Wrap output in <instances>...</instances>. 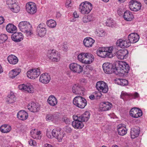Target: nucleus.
<instances>
[{
	"label": "nucleus",
	"mask_w": 147,
	"mask_h": 147,
	"mask_svg": "<svg viewBox=\"0 0 147 147\" xmlns=\"http://www.w3.org/2000/svg\"><path fill=\"white\" fill-rule=\"evenodd\" d=\"M119 66L115 67L113 71L116 74L119 75H124L128 73L129 69V67L128 64L125 62H120L119 63Z\"/></svg>",
	"instance_id": "f257e3e1"
},
{
	"label": "nucleus",
	"mask_w": 147,
	"mask_h": 147,
	"mask_svg": "<svg viewBox=\"0 0 147 147\" xmlns=\"http://www.w3.org/2000/svg\"><path fill=\"white\" fill-rule=\"evenodd\" d=\"M18 27L20 30L24 33L27 36H30L32 34V26L29 22L22 21L20 23Z\"/></svg>",
	"instance_id": "f03ea898"
},
{
	"label": "nucleus",
	"mask_w": 147,
	"mask_h": 147,
	"mask_svg": "<svg viewBox=\"0 0 147 147\" xmlns=\"http://www.w3.org/2000/svg\"><path fill=\"white\" fill-rule=\"evenodd\" d=\"M92 8V5L90 3L85 1L80 5L79 11L82 14H87L89 13Z\"/></svg>",
	"instance_id": "7ed1b4c3"
},
{
	"label": "nucleus",
	"mask_w": 147,
	"mask_h": 147,
	"mask_svg": "<svg viewBox=\"0 0 147 147\" xmlns=\"http://www.w3.org/2000/svg\"><path fill=\"white\" fill-rule=\"evenodd\" d=\"M74 104L81 109H83L86 106L87 102L86 100L80 96L75 97L73 100Z\"/></svg>",
	"instance_id": "20e7f679"
},
{
	"label": "nucleus",
	"mask_w": 147,
	"mask_h": 147,
	"mask_svg": "<svg viewBox=\"0 0 147 147\" xmlns=\"http://www.w3.org/2000/svg\"><path fill=\"white\" fill-rule=\"evenodd\" d=\"M52 133L53 137L57 138L59 142L62 141L65 134L64 132L61 131V129L59 127L53 129Z\"/></svg>",
	"instance_id": "39448f33"
},
{
	"label": "nucleus",
	"mask_w": 147,
	"mask_h": 147,
	"mask_svg": "<svg viewBox=\"0 0 147 147\" xmlns=\"http://www.w3.org/2000/svg\"><path fill=\"white\" fill-rule=\"evenodd\" d=\"M96 87L98 90L104 93L107 92L109 89L107 83L101 81H99L96 83Z\"/></svg>",
	"instance_id": "423d86ee"
},
{
	"label": "nucleus",
	"mask_w": 147,
	"mask_h": 147,
	"mask_svg": "<svg viewBox=\"0 0 147 147\" xmlns=\"http://www.w3.org/2000/svg\"><path fill=\"white\" fill-rule=\"evenodd\" d=\"M6 3L13 12L16 13L20 10V7L17 4L16 0H7Z\"/></svg>",
	"instance_id": "0eeeda50"
},
{
	"label": "nucleus",
	"mask_w": 147,
	"mask_h": 147,
	"mask_svg": "<svg viewBox=\"0 0 147 147\" xmlns=\"http://www.w3.org/2000/svg\"><path fill=\"white\" fill-rule=\"evenodd\" d=\"M40 74V69L35 68L30 69L27 73L28 78L31 79H34L39 76Z\"/></svg>",
	"instance_id": "6e6552de"
},
{
	"label": "nucleus",
	"mask_w": 147,
	"mask_h": 147,
	"mask_svg": "<svg viewBox=\"0 0 147 147\" xmlns=\"http://www.w3.org/2000/svg\"><path fill=\"white\" fill-rule=\"evenodd\" d=\"M73 118L74 121L72 122V125L75 129H80L83 127L84 125L82 122L78 119V116L74 115Z\"/></svg>",
	"instance_id": "1a4fd4ad"
},
{
	"label": "nucleus",
	"mask_w": 147,
	"mask_h": 147,
	"mask_svg": "<svg viewBox=\"0 0 147 147\" xmlns=\"http://www.w3.org/2000/svg\"><path fill=\"white\" fill-rule=\"evenodd\" d=\"M47 56L53 61L57 62L60 60L59 56L57 53H56V51L55 50H49L47 53Z\"/></svg>",
	"instance_id": "9d476101"
},
{
	"label": "nucleus",
	"mask_w": 147,
	"mask_h": 147,
	"mask_svg": "<svg viewBox=\"0 0 147 147\" xmlns=\"http://www.w3.org/2000/svg\"><path fill=\"white\" fill-rule=\"evenodd\" d=\"M26 9L28 13L32 14H34L36 12V5L33 2H29L26 4Z\"/></svg>",
	"instance_id": "9b49d317"
},
{
	"label": "nucleus",
	"mask_w": 147,
	"mask_h": 147,
	"mask_svg": "<svg viewBox=\"0 0 147 147\" xmlns=\"http://www.w3.org/2000/svg\"><path fill=\"white\" fill-rule=\"evenodd\" d=\"M84 90V88L78 84H74L72 87V92L76 95L83 94Z\"/></svg>",
	"instance_id": "f8f14e48"
},
{
	"label": "nucleus",
	"mask_w": 147,
	"mask_h": 147,
	"mask_svg": "<svg viewBox=\"0 0 147 147\" xmlns=\"http://www.w3.org/2000/svg\"><path fill=\"white\" fill-rule=\"evenodd\" d=\"M129 7L130 10L134 11H137L140 10L141 7V3L133 0L129 3Z\"/></svg>",
	"instance_id": "ddd939ff"
},
{
	"label": "nucleus",
	"mask_w": 147,
	"mask_h": 147,
	"mask_svg": "<svg viewBox=\"0 0 147 147\" xmlns=\"http://www.w3.org/2000/svg\"><path fill=\"white\" fill-rule=\"evenodd\" d=\"M69 67L70 69L74 72L80 73L83 70L82 67L77 63H71L69 65Z\"/></svg>",
	"instance_id": "4468645a"
},
{
	"label": "nucleus",
	"mask_w": 147,
	"mask_h": 147,
	"mask_svg": "<svg viewBox=\"0 0 147 147\" xmlns=\"http://www.w3.org/2000/svg\"><path fill=\"white\" fill-rule=\"evenodd\" d=\"M46 25L43 23L39 24L37 27V32L39 36L40 37L44 36L46 33Z\"/></svg>",
	"instance_id": "2eb2a0df"
},
{
	"label": "nucleus",
	"mask_w": 147,
	"mask_h": 147,
	"mask_svg": "<svg viewBox=\"0 0 147 147\" xmlns=\"http://www.w3.org/2000/svg\"><path fill=\"white\" fill-rule=\"evenodd\" d=\"M112 107V104L109 102H102L99 105V109L101 111H105L110 110Z\"/></svg>",
	"instance_id": "dca6fc26"
},
{
	"label": "nucleus",
	"mask_w": 147,
	"mask_h": 147,
	"mask_svg": "<svg viewBox=\"0 0 147 147\" xmlns=\"http://www.w3.org/2000/svg\"><path fill=\"white\" fill-rule=\"evenodd\" d=\"M18 88L21 90L26 91L30 93H32L34 92V89L32 85L30 83L27 84H22L19 85Z\"/></svg>",
	"instance_id": "f3484780"
},
{
	"label": "nucleus",
	"mask_w": 147,
	"mask_h": 147,
	"mask_svg": "<svg viewBox=\"0 0 147 147\" xmlns=\"http://www.w3.org/2000/svg\"><path fill=\"white\" fill-rule=\"evenodd\" d=\"M117 46L121 48H125L129 47L131 45L130 43L128 40H124L120 39L118 40L116 43Z\"/></svg>",
	"instance_id": "a211bd4d"
},
{
	"label": "nucleus",
	"mask_w": 147,
	"mask_h": 147,
	"mask_svg": "<svg viewBox=\"0 0 147 147\" xmlns=\"http://www.w3.org/2000/svg\"><path fill=\"white\" fill-rule=\"evenodd\" d=\"M130 115L135 118L141 116L142 115V111L138 108H132L130 111Z\"/></svg>",
	"instance_id": "6ab92c4d"
},
{
	"label": "nucleus",
	"mask_w": 147,
	"mask_h": 147,
	"mask_svg": "<svg viewBox=\"0 0 147 147\" xmlns=\"http://www.w3.org/2000/svg\"><path fill=\"white\" fill-rule=\"evenodd\" d=\"M116 53L117 58L120 59L127 58L128 55V52L126 49L120 50Z\"/></svg>",
	"instance_id": "aec40b11"
},
{
	"label": "nucleus",
	"mask_w": 147,
	"mask_h": 147,
	"mask_svg": "<svg viewBox=\"0 0 147 147\" xmlns=\"http://www.w3.org/2000/svg\"><path fill=\"white\" fill-rule=\"evenodd\" d=\"M28 109L30 111L33 112H36L40 109V105L37 103L33 102L30 103L27 106Z\"/></svg>",
	"instance_id": "412c9836"
},
{
	"label": "nucleus",
	"mask_w": 147,
	"mask_h": 147,
	"mask_svg": "<svg viewBox=\"0 0 147 147\" xmlns=\"http://www.w3.org/2000/svg\"><path fill=\"white\" fill-rule=\"evenodd\" d=\"M139 36L138 34L132 33L128 35V40L131 44V43H134L137 42L139 40Z\"/></svg>",
	"instance_id": "4be33fe9"
},
{
	"label": "nucleus",
	"mask_w": 147,
	"mask_h": 147,
	"mask_svg": "<svg viewBox=\"0 0 147 147\" xmlns=\"http://www.w3.org/2000/svg\"><path fill=\"white\" fill-rule=\"evenodd\" d=\"M102 67L104 72L108 74L112 73L114 69L112 68V64L109 63H104L103 64Z\"/></svg>",
	"instance_id": "5701e85b"
},
{
	"label": "nucleus",
	"mask_w": 147,
	"mask_h": 147,
	"mask_svg": "<svg viewBox=\"0 0 147 147\" xmlns=\"http://www.w3.org/2000/svg\"><path fill=\"white\" fill-rule=\"evenodd\" d=\"M24 38L23 34L21 32L14 33L11 36L12 39L14 41L18 42L22 40Z\"/></svg>",
	"instance_id": "b1692460"
},
{
	"label": "nucleus",
	"mask_w": 147,
	"mask_h": 147,
	"mask_svg": "<svg viewBox=\"0 0 147 147\" xmlns=\"http://www.w3.org/2000/svg\"><path fill=\"white\" fill-rule=\"evenodd\" d=\"M50 80V76L47 73H46L40 75L39 81L43 84H47L49 82Z\"/></svg>",
	"instance_id": "393cba45"
},
{
	"label": "nucleus",
	"mask_w": 147,
	"mask_h": 147,
	"mask_svg": "<svg viewBox=\"0 0 147 147\" xmlns=\"http://www.w3.org/2000/svg\"><path fill=\"white\" fill-rule=\"evenodd\" d=\"M117 129L119 135L123 136L127 133V129L124 124H119L117 126Z\"/></svg>",
	"instance_id": "a878e982"
},
{
	"label": "nucleus",
	"mask_w": 147,
	"mask_h": 147,
	"mask_svg": "<svg viewBox=\"0 0 147 147\" xmlns=\"http://www.w3.org/2000/svg\"><path fill=\"white\" fill-rule=\"evenodd\" d=\"M85 57L84 59V63L90 64L92 63L94 60V57L91 54L89 53H85Z\"/></svg>",
	"instance_id": "bb28decb"
},
{
	"label": "nucleus",
	"mask_w": 147,
	"mask_h": 147,
	"mask_svg": "<svg viewBox=\"0 0 147 147\" xmlns=\"http://www.w3.org/2000/svg\"><path fill=\"white\" fill-rule=\"evenodd\" d=\"M140 128L137 127L132 128L131 129L130 135L131 138L134 139L138 136L140 133Z\"/></svg>",
	"instance_id": "cd10ccee"
},
{
	"label": "nucleus",
	"mask_w": 147,
	"mask_h": 147,
	"mask_svg": "<svg viewBox=\"0 0 147 147\" xmlns=\"http://www.w3.org/2000/svg\"><path fill=\"white\" fill-rule=\"evenodd\" d=\"M94 41L95 40L92 38L90 37H87L84 39L83 41V43L85 47H90L92 46Z\"/></svg>",
	"instance_id": "c85d7f7f"
},
{
	"label": "nucleus",
	"mask_w": 147,
	"mask_h": 147,
	"mask_svg": "<svg viewBox=\"0 0 147 147\" xmlns=\"http://www.w3.org/2000/svg\"><path fill=\"white\" fill-rule=\"evenodd\" d=\"M90 113L89 112L86 111L81 115L78 116V119L80 120L82 122L87 121L89 118Z\"/></svg>",
	"instance_id": "c756f323"
},
{
	"label": "nucleus",
	"mask_w": 147,
	"mask_h": 147,
	"mask_svg": "<svg viewBox=\"0 0 147 147\" xmlns=\"http://www.w3.org/2000/svg\"><path fill=\"white\" fill-rule=\"evenodd\" d=\"M17 117L19 119L22 120H24L27 118L28 114L25 111L21 110L18 113Z\"/></svg>",
	"instance_id": "7c9ffc66"
},
{
	"label": "nucleus",
	"mask_w": 147,
	"mask_h": 147,
	"mask_svg": "<svg viewBox=\"0 0 147 147\" xmlns=\"http://www.w3.org/2000/svg\"><path fill=\"white\" fill-rule=\"evenodd\" d=\"M31 136L34 139H40L41 138V136L40 135V131H38L37 129H32L30 132Z\"/></svg>",
	"instance_id": "2f4dec72"
},
{
	"label": "nucleus",
	"mask_w": 147,
	"mask_h": 147,
	"mask_svg": "<svg viewBox=\"0 0 147 147\" xmlns=\"http://www.w3.org/2000/svg\"><path fill=\"white\" fill-rule=\"evenodd\" d=\"M96 54L98 56L102 58L107 57V53L105 47L99 48L96 51Z\"/></svg>",
	"instance_id": "473e14b6"
},
{
	"label": "nucleus",
	"mask_w": 147,
	"mask_h": 147,
	"mask_svg": "<svg viewBox=\"0 0 147 147\" xmlns=\"http://www.w3.org/2000/svg\"><path fill=\"white\" fill-rule=\"evenodd\" d=\"M123 18L125 20L130 21L133 19L134 16L131 12L127 10L124 13Z\"/></svg>",
	"instance_id": "72a5a7b5"
},
{
	"label": "nucleus",
	"mask_w": 147,
	"mask_h": 147,
	"mask_svg": "<svg viewBox=\"0 0 147 147\" xmlns=\"http://www.w3.org/2000/svg\"><path fill=\"white\" fill-rule=\"evenodd\" d=\"M47 102L51 106H54L57 104V100L54 96L51 95L49 97Z\"/></svg>",
	"instance_id": "f704fd0d"
},
{
	"label": "nucleus",
	"mask_w": 147,
	"mask_h": 147,
	"mask_svg": "<svg viewBox=\"0 0 147 147\" xmlns=\"http://www.w3.org/2000/svg\"><path fill=\"white\" fill-rule=\"evenodd\" d=\"M16 100V97L13 92H11L6 98V102L8 104L14 103Z\"/></svg>",
	"instance_id": "c9c22d12"
},
{
	"label": "nucleus",
	"mask_w": 147,
	"mask_h": 147,
	"mask_svg": "<svg viewBox=\"0 0 147 147\" xmlns=\"http://www.w3.org/2000/svg\"><path fill=\"white\" fill-rule=\"evenodd\" d=\"M7 59L10 64L13 65L16 64L18 61L17 57L12 55H9Z\"/></svg>",
	"instance_id": "e433bc0d"
},
{
	"label": "nucleus",
	"mask_w": 147,
	"mask_h": 147,
	"mask_svg": "<svg viewBox=\"0 0 147 147\" xmlns=\"http://www.w3.org/2000/svg\"><path fill=\"white\" fill-rule=\"evenodd\" d=\"M11 129V126L7 124L2 125L0 127V131L3 133H8L10 131Z\"/></svg>",
	"instance_id": "4c0bfd02"
},
{
	"label": "nucleus",
	"mask_w": 147,
	"mask_h": 147,
	"mask_svg": "<svg viewBox=\"0 0 147 147\" xmlns=\"http://www.w3.org/2000/svg\"><path fill=\"white\" fill-rule=\"evenodd\" d=\"M7 31L10 33H15L17 29L16 27L13 24H9L6 26Z\"/></svg>",
	"instance_id": "58836bf2"
},
{
	"label": "nucleus",
	"mask_w": 147,
	"mask_h": 147,
	"mask_svg": "<svg viewBox=\"0 0 147 147\" xmlns=\"http://www.w3.org/2000/svg\"><path fill=\"white\" fill-rule=\"evenodd\" d=\"M115 83L121 86H125L128 84V82L126 79L118 78L116 79Z\"/></svg>",
	"instance_id": "ea45409f"
},
{
	"label": "nucleus",
	"mask_w": 147,
	"mask_h": 147,
	"mask_svg": "<svg viewBox=\"0 0 147 147\" xmlns=\"http://www.w3.org/2000/svg\"><path fill=\"white\" fill-rule=\"evenodd\" d=\"M58 118V115L54 114H47L46 117V119L47 121H53L56 120Z\"/></svg>",
	"instance_id": "a19ab883"
},
{
	"label": "nucleus",
	"mask_w": 147,
	"mask_h": 147,
	"mask_svg": "<svg viewBox=\"0 0 147 147\" xmlns=\"http://www.w3.org/2000/svg\"><path fill=\"white\" fill-rule=\"evenodd\" d=\"M105 48V51L107 53V57L110 58L113 57L112 52L113 50V47H111Z\"/></svg>",
	"instance_id": "79ce46f5"
},
{
	"label": "nucleus",
	"mask_w": 147,
	"mask_h": 147,
	"mask_svg": "<svg viewBox=\"0 0 147 147\" xmlns=\"http://www.w3.org/2000/svg\"><path fill=\"white\" fill-rule=\"evenodd\" d=\"M46 24L49 27L52 28H55L56 25V22L55 21L52 19L47 20Z\"/></svg>",
	"instance_id": "37998d69"
},
{
	"label": "nucleus",
	"mask_w": 147,
	"mask_h": 147,
	"mask_svg": "<svg viewBox=\"0 0 147 147\" xmlns=\"http://www.w3.org/2000/svg\"><path fill=\"white\" fill-rule=\"evenodd\" d=\"M96 34L98 36L100 37H104L105 34L104 31L101 28H97L95 32Z\"/></svg>",
	"instance_id": "c03bdc74"
},
{
	"label": "nucleus",
	"mask_w": 147,
	"mask_h": 147,
	"mask_svg": "<svg viewBox=\"0 0 147 147\" xmlns=\"http://www.w3.org/2000/svg\"><path fill=\"white\" fill-rule=\"evenodd\" d=\"M20 72L17 69H13L10 71L9 73V76L10 78H14L18 75Z\"/></svg>",
	"instance_id": "a18cd8bd"
},
{
	"label": "nucleus",
	"mask_w": 147,
	"mask_h": 147,
	"mask_svg": "<svg viewBox=\"0 0 147 147\" xmlns=\"http://www.w3.org/2000/svg\"><path fill=\"white\" fill-rule=\"evenodd\" d=\"M7 39L8 37L6 34H0V44L4 43Z\"/></svg>",
	"instance_id": "49530a36"
},
{
	"label": "nucleus",
	"mask_w": 147,
	"mask_h": 147,
	"mask_svg": "<svg viewBox=\"0 0 147 147\" xmlns=\"http://www.w3.org/2000/svg\"><path fill=\"white\" fill-rule=\"evenodd\" d=\"M85 53H82L80 54L78 56V60L82 63H84V59L85 58Z\"/></svg>",
	"instance_id": "de8ad7c7"
},
{
	"label": "nucleus",
	"mask_w": 147,
	"mask_h": 147,
	"mask_svg": "<svg viewBox=\"0 0 147 147\" xmlns=\"http://www.w3.org/2000/svg\"><path fill=\"white\" fill-rule=\"evenodd\" d=\"M114 22L111 19H108L106 22V25L109 27H113L114 26Z\"/></svg>",
	"instance_id": "09e8293b"
},
{
	"label": "nucleus",
	"mask_w": 147,
	"mask_h": 147,
	"mask_svg": "<svg viewBox=\"0 0 147 147\" xmlns=\"http://www.w3.org/2000/svg\"><path fill=\"white\" fill-rule=\"evenodd\" d=\"M130 96V94H128L124 91H122L120 96L121 98L123 99H127Z\"/></svg>",
	"instance_id": "8fccbe9b"
},
{
	"label": "nucleus",
	"mask_w": 147,
	"mask_h": 147,
	"mask_svg": "<svg viewBox=\"0 0 147 147\" xmlns=\"http://www.w3.org/2000/svg\"><path fill=\"white\" fill-rule=\"evenodd\" d=\"M91 20L90 16L84 17L82 19V21L84 22H87Z\"/></svg>",
	"instance_id": "3c124183"
},
{
	"label": "nucleus",
	"mask_w": 147,
	"mask_h": 147,
	"mask_svg": "<svg viewBox=\"0 0 147 147\" xmlns=\"http://www.w3.org/2000/svg\"><path fill=\"white\" fill-rule=\"evenodd\" d=\"M28 143L31 146H36V143L34 140H31L28 141Z\"/></svg>",
	"instance_id": "603ef678"
},
{
	"label": "nucleus",
	"mask_w": 147,
	"mask_h": 147,
	"mask_svg": "<svg viewBox=\"0 0 147 147\" xmlns=\"http://www.w3.org/2000/svg\"><path fill=\"white\" fill-rule=\"evenodd\" d=\"M72 5L71 0H68L65 3V6L67 8H68L71 7L72 6Z\"/></svg>",
	"instance_id": "864d4df0"
},
{
	"label": "nucleus",
	"mask_w": 147,
	"mask_h": 147,
	"mask_svg": "<svg viewBox=\"0 0 147 147\" xmlns=\"http://www.w3.org/2000/svg\"><path fill=\"white\" fill-rule=\"evenodd\" d=\"M52 132L49 131H47L46 135L47 137L50 138H51L53 137V136L52 134Z\"/></svg>",
	"instance_id": "5fc2aeb1"
},
{
	"label": "nucleus",
	"mask_w": 147,
	"mask_h": 147,
	"mask_svg": "<svg viewBox=\"0 0 147 147\" xmlns=\"http://www.w3.org/2000/svg\"><path fill=\"white\" fill-rule=\"evenodd\" d=\"M130 96L136 98L138 97L139 96V94L138 92H135L134 94H130Z\"/></svg>",
	"instance_id": "6e6d98bb"
},
{
	"label": "nucleus",
	"mask_w": 147,
	"mask_h": 147,
	"mask_svg": "<svg viewBox=\"0 0 147 147\" xmlns=\"http://www.w3.org/2000/svg\"><path fill=\"white\" fill-rule=\"evenodd\" d=\"M63 120L66 124H68L69 123V119L66 117H64L63 118Z\"/></svg>",
	"instance_id": "4d7b16f0"
},
{
	"label": "nucleus",
	"mask_w": 147,
	"mask_h": 147,
	"mask_svg": "<svg viewBox=\"0 0 147 147\" xmlns=\"http://www.w3.org/2000/svg\"><path fill=\"white\" fill-rule=\"evenodd\" d=\"M65 131L67 133H70L72 131V129L70 127H67L66 128Z\"/></svg>",
	"instance_id": "13d9d810"
},
{
	"label": "nucleus",
	"mask_w": 147,
	"mask_h": 147,
	"mask_svg": "<svg viewBox=\"0 0 147 147\" xmlns=\"http://www.w3.org/2000/svg\"><path fill=\"white\" fill-rule=\"evenodd\" d=\"M87 69L92 70L93 69V68L90 65H88L86 66V67Z\"/></svg>",
	"instance_id": "bf43d9fd"
},
{
	"label": "nucleus",
	"mask_w": 147,
	"mask_h": 147,
	"mask_svg": "<svg viewBox=\"0 0 147 147\" xmlns=\"http://www.w3.org/2000/svg\"><path fill=\"white\" fill-rule=\"evenodd\" d=\"M53 146L51 144L48 143L45 144L44 147H53Z\"/></svg>",
	"instance_id": "052dcab7"
},
{
	"label": "nucleus",
	"mask_w": 147,
	"mask_h": 147,
	"mask_svg": "<svg viewBox=\"0 0 147 147\" xmlns=\"http://www.w3.org/2000/svg\"><path fill=\"white\" fill-rule=\"evenodd\" d=\"M117 13L119 15L121 16L122 15V12L121 11V9H117Z\"/></svg>",
	"instance_id": "680f3d73"
},
{
	"label": "nucleus",
	"mask_w": 147,
	"mask_h": 147,
	"mask_svg": "<svg viewBox=\"0 0 147 147\" xmlns=\"http://www.w3.org/2000/svg\"><path fill=\"white\" fill-rule=\"evenodd\" d=\"M4 22V19L2 17H0V24H2Z\"/></svg>",
	"instance_id": "e2e57ef3"
},
{
	"label": "nucleus",
	"mask_w": 147,
	"mask_h": 147,
	"mask_svg": "<svg viewBox=\"0 0 147 147\" xmlns=\"http://www.w3.org/2000/svg\"><path fill=\"white\" fill-rule=\"evenodd\" d=\"M62 49L64 51H66L67 49V46L65 45H63L62 46Z\"/></svg>",
	"instance_id": "0e129e2a"
},
{
	"label": "nucleus",
	"mask_w": 147,
	"mask_h": 147,
	"mask_svg": "<svg viewBox=\"0 0 147 147\" xmlns=\"http://www.w3.org/2000/svg\"><path fill=\"white\" fill-rule=\"evenodd\" d=\"M73 15L74 18H78L79 16L77 14V13L75 11L74 12Z\"/></svg>",
	"instance_id": "69168bd1"
},
{
	"label": "nucleus",
	"mask_w": 147,
	"mask_h": 147,
	"mask_svg": "<svg viewBox=\"0 0 147 147\" xmlns=\"http://www.w3.org/2000/svg\"><path fill=\"white\" fill-rule=\"evenodd\" d=\"M89 98L91 100H93L95 98V96L94 95H92L89 96Z\"/></svg>",
	"instance_id": "338daca9"
},
{
	"label": "nucleus",
	"mask_w": 147,
	"mask_h": 147,
	"mask_svg": "<svg viewBox=\"0 0 147 147\" xmlns=\"http://www.w3.org/2000/svg\"><path fill=\"white\" fill-rule=\"evenodd\" d=\"M3 71V69L1 65H0V74Z\"/></svg>",
	"instance_id": "774afa93"
}]
</instances>
